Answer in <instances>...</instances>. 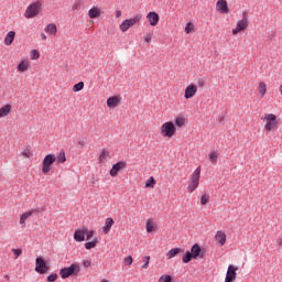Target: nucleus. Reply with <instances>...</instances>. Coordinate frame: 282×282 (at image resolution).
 <instances>
[{"label": "nucleus", "instance_id": "nucleus-8", "mask_svg": "<svg viewBox=\"0 0 282 282\" xmlns=\"http://www.w3.org/2000/svg\"><path fill=\"white\" fill-rule=\"evenodd\" d=\"M50 270V267L42 257L35 259V272L39 274H45Z\"/></svg>", "mask_w": 282, "mask_h": 282}, {"label": "nucleus", "instance_id": "nucleus-21", "mask_svg": "<svg viewBox=\"0 0 282 282\" xmlns=\"http://www.w3.org/2000/svg\"><path fill=\"white\" fill-rule=\"evenodd\" d=\"M180 252H184V249H182V248H174V249H171L166 253V257H167V259H173V258L177 257V254H180Z\"/></svg>", "mask_w": 282, "mask_h": 282}, {"label": "nucleus", "instance_id": "nucleus-37", "mask_svg": "<svg viewBox=\"0 0 282 282\" xmlns=\"http://www.w3.org/2000/svg\"><path fill=\"white\" fill-rule=\"evenodd\" d=\"M129 28H131L129 25V22L127 20H124L121 24H120V30L121 32H127V30H129Z\"/></svg>", "mask_w": 282, "mask_h": 282}, {"label": "nucleus", "instance_id": "nucleus-31", "mask_svg": "<svg viewBox=\"0 0 282 282\" xmlns=\"http://www.w3.org/2000/svg\"><path fill=\"white\" fill-rule=\"evenodd\" d=\"M96 246H98L97 239L85 243L86 250H91V248H96Z\"/></svg>", "mask_w": 282, "mask_h": 282}, {"label": "nucleus", "instance_id": "nucleus-19", "mask_svg": "<svg viewBox=\"0 0 282 282\" xmlns=\"http://www.w3.org/2000/svg\"><path fill=\"white\" fill-rule=\"evenodd\" d=\"M215 239H216V241H218V243L220 246H225L226 245V234L224 231L218 230L216 232Z\"/></svg>", "mask_w": 282, "mask_h": 282}, {"label": "nucleus", "instance_id": "nucleus-47", "mask_svg": "<svg viewBox=\"0 0 282 282\" xmlns=\"http://www.w3.org/2000/svg\"><path fill=\"white\" fill-rule=\"evenodd\" d=\"M78 8H80V0H75L73 4V10H78Z\"/></svg>", "mask_w": 282, "mask_h": 282}, {"label": "nucleus", "instance_id": "nucleus-32", "mask_svg": "<svg viewBox=\"0 0 282 282\" xmlns=\"http://www.w3.org/2000/svg\"><path fill=\"white\" fill-rule=\"evenodd\" d=\"M155 186V178L151 176L147 182H145V188H154Z\"/></svg>", "mask_w": 282, "mask_h": 282}, {"label": "nucleus", "instance_id": "nucleus-35", "mask_svg": "<svg viewBox=\"0 0 282 282\" xmlns=\"http://www.w3.org/2000/svg\"><path fill=\"white\" fill-rule=\"evenodd\" d=\"M41 58V53H39L36 50L31 51V59L32 61H39Z\"/></svg>", "mask_w": 282, "mask_h": 282}, {"label": "nucleus", "instance_id": "nucleus-45", "mask_svg": "<svg viewBox=\"0 0 282 282\" xmlns=\"http://www.w3.org/2000/svg\"><path fill=\"white\" fill-rule=\"evenodd\" d=\"M32 213H33V212H26V213L22 214V215L20 216V218H21V219H24V221H25V220L30 219V216L32 215Z\"/></svg>", "mask_w": 282, "mask_h": 282}, {"label": "nucleus", "instance_id": "nucleus-39", "mask_svg": "<svg viewBox=\"0 0 282 282\" xmlns=\"http://www.w3.org/2000/svg\"><path fill=\"white\" fill-rule=\"evenodd\" d=\"M217 158H218L217 152L209 153V160H210L212 164H217Z\"/></svg>", "mask_w": 282, "mask_h": 282}, {"label": "nucleus", "instance_id": "nucleus-9", "mask_svg": "<svg viewBox=\"0 0 282 282\" xmlns=\"http://www.w3.org/2000/svg\"><path fill=\"white\" fill-rule=\"evenodd\" d=\"M123 169H127V162L124 161L117 162L116 164L112 165L110 170V176L111 177L118 176V173H120V171H122Z\"/></svg>", "mask_w": 282, "mask_h": 282}, {"label": "nucleus", "instance_id": "nucleus-3", "mask_svg": "<svg viewBox=\"0 0 282 282\" xmlns=\"http://www.w3.org/2000/svg\"><path fill=\"white\" fill-rule=\"evenodd\" d=\"M56 162V155L55 154H47L43 162H42V173L44 175H47L52 171V164Z\"/></svg>", "mask_w": 282, "mask_h": 282}, {"label": "nucleus", "instance_id": "nucleus-28", "mask_svg": "<svg viewBox=\"0 0 282 282\" xmlns=\"http://www.w3.org/2000/svg\"><path fill=\"white\" fill-rule=\"evenodd\" d=\"M145 230L147 232H153L155 230V225L151 219H148Z\"/></svg>", "mask_w": 282, "mask_h": 282}, {"label": "nucleus", "instance_id": "nucleus-48", "mask_svg": "<svg viewBox=\"0 0 282 282\" xmlns=\"http://www.w3.org/2000/svg\"><path fill=\"white\" fill-rule=\"evenodd\" d=\"M83 265H84V268H91V261L90 260H85L83 262Z\"/></svg>", "mask_w": 282, "mask_h": 282}, {"label": "nucleus", "instance_id": "nucleus-38", "mask_svg": "<svg viewBox=\"0 0 282 282\" xmlns=\"http://www.w3.org/2000/svg\"><path fill=\"white\" fill-rule=\"evenodd\" d=\"M195 30V25L191 22H188L185 26V32L186 34H191V32H193Z\"/></svg>", "mask_w": 282, "mask_h": 282}, {"label": "nucleus", "instance_id": "nucleus-23", "mask_svg": "<svg viewBox=\"0 0 282 282\" xmlns=\"http://www.w3.org/2000/svg\"><path fill=\"white\" fill-rule=\"evenodd\" d=\"M142 19V15L137 14L131 19H127L126 21L128 22V25L130 28H133V25H135L137 23H139V21Z\"/></svg>", "mask_w": 282, "mask_h": 282}, {"label": "nucleus", "instance_id": "nucleus-18", "mask_svg": "<svg viewBox=\"0 0 282 282\" xmlns=\"http://www.w3.org/2000/svg\"><path fill=\"white\" fill-rule=\"evenodd\" d=\"M113 224H115L113 218H106L105 226L102 227V232L105 235H109Z\"/></svg>", "mask_w": 282, "mask_h": 282}, {"label": "nucleus", "instance_id": "nucleus-5", "mask_svg": "<svg viewBox=\"0 0 282 282\" xmlns=\"http://www.w3.org/2000/svg\"><path fill=\"white\" fill-rule=\"evenodd\" d=\"M202 173V167H197L191 176V182L188 184L187 191L193 193L197 186H199V175Z\"/></svg>", "mask_w": 282, "mask_h": 282}, {"label": "nucleus", "instance_id": "nucleus-2", "mask_svg": "<svg viewBox=\"0 0 282 282\" xmlns=\"http://www.w3.org/2000/svg\"><path fill=\"white\" fill-rule=\"evenodd\" d=\"M248 30V12H242V19L236 24V29H232L234 36H237L239 32H246Z\"/></svg>", "mask_w": 282, "mask_h": 282}, {"label": "nucleus", "instance_id": "nucleus-34", "mask_svg": "<svg viewBox=\"0 0 282 282\" xmlns=\"http://www.w3.org/2000/svg\"><path fill=\"white\" fill-rule=\"evenodd\" d=\"M159 282H173V276L170 274H163L160 279Z\"/></svg>", "mask_w": 282, "mask_h": 282}, {"label": "nucleus", "instance_id": "nucleus-24", "mask_svg": "<svg viewBox=\"0 0 282 282\" xmlns=\"http://www.w3.org/2000/svg\"><path fill=\"white\" fill-rule=\"evenodd\" d=\"M258 91L261 94V98L265 96V91H268V85H265V82L259 83Z\"/></svg>", "mask_w": 282, "mask_h": 282}, {"label": "nucleus", "instance_id": "nucleus-56", "mask_svg": "<svg viewBox=\"0 0 282 282\" xmlns=\"http://www.w3.org/2000/svg\"><path fill=\"white\" fill-rule=\"evenodd\" d=\"M224 120V117H221L220 119H219V122H221Z\"/></svg>", "mask_w": 282, "mask_h": 282}, {"label": "nucleus", "instance_id": "nucleus-54", "mask_svg": "<svg viewBox=\"0 0 282 282\" xmlns=\"http://www.w3.org/2000/svg\"><path fill=\"white\" fill-rule=\"evenodd\" d=\"M276 246H280V247L282 246V238L278 239Z\"/></svg>", "mask_w": 282, "mask_h": 282}, {"label": "nucleus", "instance_id": "nucleus-29", "mask_svg": "<svg viewBox=\"0 0 282 282\" xmlns=\"http://www.w3.org/2000/svg\"><path fill=\"white\" fill-rule=\"evenodd\" d=\"M85 89V83L79 82L73 86V91H83Z\"/></svg>", "mask_w": 282, "mask_h": 282}, {"label": "nucleus", "instance_id": "nucleus-7", "mask_svg": "<svg viewBox=\"0 0 282 282\" xmlns=\"http://www.w3.org/2000/svg\"><path fill=\"white\" fill-rule=\"evenodd\" d=\"M39 12H41V2L40 1L33 2L26 8L24 17L25 19H34V17H36Z\"/></svg>", "mask_w": 282, "mask_h": 282}, {"label": "nucleus", "instance_id": "nucleus-57", "mask_svg": "<svg viewBox=\"0 0 282 282\" xmlns=\"http://www.w3.org/2000/svg\"><path fill=\"white\" fill-rule=\"evenodd\" d=\"M101 282H109V281H107V280H102Z\"/></svg>", "mask_w": 282, "mask_h": 282}, {"label": "nucleus", "instance_id": "nucleus-36", "mask_svg": "<svg viewBox=\"0 0 282 282\" xmlns=\"http://www.w3.org/2000/svg\"><path fill=\"white\" fill-rule=\"evenodd\" d=\"M208 199H210V196L208 194H203L200 197L202 206H206V204H208Z\"/></svg>", "mask_w": 282, "mask_h": 282}, {"label": "nucleus", "instance_id": "nucleus-27", "mask_svg": "<svg viewBox=\"0 0 282 282\" xmlns=\"http://www.w3.org/2000/svg\"><path fill=\"white\" fill-rule=\"evenodd\" d=\"M182 261L183 263H191V261H193L191 251H186L185 254H183Z\"/></svg>", "mask_w": 282, "mask_h": 282}, {"label": "nucleus", "instance_id": "nucleus-41", "mask_svg": "<svg viewBox=\"0 0 282 282\" xmlns=\"http://www.w3.org/2000/svg\"><path fill=\"white\" fill-rule=\"evenodd\" d=\"M11 251L15 256V259H19V257H21V254H23V250L22 249H11Z\"/></svg>", "mask_w": 282, "mask_h": 282}, {"label": "nucleus", "instance_id": "nucleus-4", "mask_svg": "<svg viewBox=\"0 0 282 282\" xmlns=\"http://www.w3.org/2000/svg\"><path fill=\"white\" fill-rule=\"evenodd\" d=\"M261 120H265L267 123L264 124L265 131H272V129H275L276 124H279V120H276V115L269 113L264 117H261Z\"/></svg>", "mask_w": 282, "mask_h": 282}, {"label": "nucleus", "instance_id": "nucleus-44", "mask_svg": "<svg viewBox=\"0 0 282 282\" xmlns=\"http://www.w3.org/2000/svg\"><path fill=\"white\" fill-rule=\"evenodd\" d=\"M85 235H86V239L89 240V239H91V237H94V230H89V229L86 227Z\"/></svg>", "mask_w": 282, "mask_h": 282}, {"label": "nucleus", "instance_id": "nucleus-6", "mask_svg": "<svg viewBox=\"0 0 282 282\" xmlns=\"http://www.w3.org/2000/svg\"><path fill=\"white\" fill-rule=\"evenodd\" d=\"M161 134L163 138H173L175 135V124L167 121L161 126Z\"/></svg>", "mask_w": 282, "mask_h": 282}, {"label": "nucleus", "instance_id": "nucleus-14", "mask_svg": "<svg viewBox=\"0 0 282 282\" xmlns=\"http://www.w3.org/2000/svg\"><path fill=\"white\" fill-rule=\"evenodd\" d=\"M147 19L148 21H150V25H152L153 28H155V25L160 23V15L154 11L149 12Z\"/></svg>", "mask_w": 282, "mask_h": 282}, {"label": "nucleus", "instance_id": "nucleus-25", "mask_svg": "<svg viewBox=\"0 0 282 282\" xmlns=\"http://www.w3.org/2000/svg\"><path fill=\"white\" fill-rule=\"evenodd\" d=\"M55 158L59 164H65V162H67V158L65 156V150H61L58 155Z\"/></svg>", "mask_w": 282, "mask_h": 282}, {"label": "nucleus", "instance_id": "nucleus-40", "mask_svg": "<svg viewBox=\"0 0 282 282\" xmlns=\"http://www.w3.org/2000/svg\"><path fill=\"white\" fill-rule=\"evenodd\" d=\"M144 264L142 265L143 270H147V268H149V261H151V257L150 256H145L143 258Z\"/></svg>", "mask_w": 282, "mask_h": 282}, {"label": "nucleus", "instance_id": "nucleus-1", "mask_svg": "<svg viewBox=\"0 0 282 282\" xmlns=\"http://www.w3.org/2000/svg\"><path fill=\"white\" fill-rule=\"evenodd\" d=\"M80 273V264L72 263L69 267L62 268L59 270V275L62 279H69V276H78Z\"/></svg>", "mask_w": 282, "mask_h": 282}, {"label": "nucleus", "instance_id": "nucleus-10", "mask_svg": "<svg viewBox=\"0 0 282 282\" xmlns=\"http://www.w3.org/2000/svg\"><path fill=\"white\" fill-rule=\"evenodd\" d=\"M216 11L220 14H228V12H230V9L228 8V1L218 0L216 2Z\"/></svg>", "mask_w": 282, "mask_h": 282}, {"label": "nucleus", "instance_id": "nucleus-50", "mask_svg": "<svg viewBox=\"0 0 282 282\" xmlns=\"http://www.w3.org/2000/svg\"><path fill=\"white\" fill-rule=\"evenodd\" d=\"M197 85H198V87H204V85H205L204 78H199L197 80Z\"/></svg>", "mask_w": 282, "mask_h": 282}, {"label": "nucleus", "instance_id": "nucleus-33", "mask_svg": "<svg viewBox=\"0 0 282 282\" xmlns=\"http://www.w3.org/2000/svg\"><path fill=\"white\" fill-rule=\"evenodd\" d=\"M175 126L176 127H184L185 122H186V119H184V117H178L175 119Z\"/></svg>", "mask_w": 282, "mask_h": 282}, {"label": "nucleus", "instance_id": "nucleus-11", "mask_svg": "<svg viewBox=\"0 0 282 282\" xmlns=\"http://www.w3.org/2000/svg\"><path fill=\"white\" fill-rule=\"evenodd\" d=\"M189 254H192L193 259H204V251H202V247H199L197 243L193 245L189 251Z\"/></svg>", "mask_w": 282, "mask_h": 282}, {"label": "nucleus", "instance_id": "nucleus-55", "mask_svg": "<svg viewBox=\"0 0 282 282\" xmlns=\"http://www.w3.org/2000/svg\"><path fill=\"white\" fill-rule=\"evenodd\" d=\"M4 279H7V281H10V275H9V274H6V275H4Z\"/></svg>", "mask_w": 282, "mask_h": 282}, {"label": "nucleus", "instance_id": "nucleus-43", "mask_svg": "<svg viewBox=\"0 0 282 282\" xmlns=\"http://www.w3.org/2000/svg\"><path fill=\"white\" fill-rule=\"evenodd\" d=\"M58 279V274L57 273H52L47 276V281L48 282H54Z\"/></svg>", "mask_w": 282, "mask_h": 282}, {"label": "nucleus", "instance_id": "nucleus-42", "mask_svg": "<svg viewBox=\"0 0 282 282\" xmlns=\"http://www.w3.org/2000/svg\"><path fill=\"white\" fill-rule=\"evenodd\" d=\"M124 265H131L133 263V258L131 256H128L123 260Z\"/></svg>", "mask_w": 282, "mask_h": 282}, {"label": "nucleus", "instance_id": "nucleus-17", "mask_svg": "<svg viewBox=\"0 0 282 282\" xmlns=\"http://www.w3.org/2000/svg\"><path fill=\"white\" fill-rule=\"evenodd\" d=\"M12 113V105L7 104L4 107L0 108V118H6Z\"/></svg>", "mask_w": 282, "mask_h": 282}, {"label": "nucleus", "instance_id": "nucleus-13", "mask_svg": "<svg viewBox=\"0 0 282 282\" xmlns=\"http://www.w3.org/2000/svg\"><path fill=\"white\" fill-rule=\"evenodd\" d=\"M85 232H87V227L84 226L80 229H76L74 232L75 241L82 242L85 240Z\"/></svg>", "mask_w": 282, "mask_h": 282}, {"label": "nucleus", "instance_id": "nucleus-53", "mask_svg": "<svg viewBox=\"0 0 282 282\" xmlns=\"http://www.w3.org/2000/svg\"><path fill=\"white\" fill-rule=\"evenodd\" d=\"M41 36H42L43 41H47V35H45L44 33H41Z\"/></svg>", "mask_w": 282, "mask_h": 282}, {"label": "nucleus", "instance_id": "nucleus-30", "mask_svg": "<svg viewBox=\"0 0 282 282\" xmlns=\"http://www.w3.org/2000/svg\"><path fill=\"white\" fill-rule=\"evenodd\" d=\"M107 158H109V152L104 148L99 155V162H104Z\"/></svg>", "mask_w": 282, "mask_h": 282}, {"label": "nucleus", "instance_id": "nucleus-51", "mask_svg": "<svg viewBox=\"0 0 282 282\" xmlns=\"http://www.w3.org/2000/svg\"><path fill=\"white\" fill-rule=\"evenodd\" d=\"M120 17H122V11L121 10H117L116 11V19H120Z\"/></svg>", "mask_w": 282, "mask_h": 282}, {"label": "nucleus", "instance_id": "nucleus-52", "mask_svg": "<svg viewBox=\"0 0 282 282\" xmlns=\"http://www.w3.org/2000/svg\"><path fill=\"white\" fill-rule=\"evenodd\" d=\"M20 224H21L22 228H25V220L21 217H20Z\"/></svg>", "mask_w": 282, "mask_h": 282}, {"label": "nucleus", "instance_id": "nucleus-49", "mask_svg": "<svg viewBox=\"0 0 282 282\" xmlns=\"http://www.w3.org/2000/svg\"><path fill=\"white\" fill-rule=\"evenodd\" d=\"M144 41H145V43H151V33H148V34L144 36Z\"/></svg>", "mask_w": 282, "mask_h": 282}, {"label": "nucleus", "instance_id": "nucleus-46", "mask_svg": "<svg viewBox=\"0 0 282 282\" xmlns=\"http://www.w3.org/2000/svg\"><path fill=\"white\" fill-rule=\"evenodd\" d=\"M22 155H24V158H32V152L30 149H25L23 152H22Z\"/></svg>", "mask_w": 282, "mask_h": 282}, {"label": "nucleus", "instance_id": "nucleus-15", "mask_svg": "<svg viewBox=\"0 0 282 282\" xmlns=\"http://www.w3.org/2000/svg\"><path fill=\"white\" fill-rule=\"evenodd\" d=\"M119 104L120 97L118 96H112L107 99V107H109V109H116V107H118Z\"/></svg>", "mask_w": 282, "mask_h": 282}, {"label": "nucleus", "instance_id": "nucleus-26", "mask_svg": "<svg viewBox=\"0 0 282 282\" xmlns=\"http://www.w3.org/2000/svg\"><path fill=\"white\" fill-rule=\"evenodd\" d=\"M30 67V63L28 61H22L18 65V72H25Z\"/></svg>", "mask_w": 282, "mask_h": 282}, {"label": "nucleus", "instance_id": "nucleus-22", "mask_svg": "<svg viewBox=\"0 0 282 282\" xmlns=\"http://www.w3.org/2000/svg\"><path fill=\"white\" fill-rule=\"evenodd\" d=\"M89 19H98L100 17V9L94 7L88 11Z\"/></svg>", "mask_w": 282, "mask_h": 282}, {"label": "nucleus", "instance_id": "nucleus-12", "mask_svg": "<svg viewBox=\"0 0 282 282\" xmlns=\"http://www.w3.org/2000/svg\"><path fill=\"white\" fill-rule=\"evenodd\" d=\"M195 94H197V86L195 84H191L185 88L184 98L189 100V98H193Z\"/></svg>", "mask_w": 282, "mask_h": 282}, {"label": "nucleus", "instance_id": "nucleus-16", "mask_svg": "<svg viewBox=\"0 0 282 282\" xmlns=\"http://www.w3.org/2000/svg\"><path fill=\"white\" fill-rule=\"evenodd\" d=\"M44 32H46V34H51V36H56L58 28L56 26V24L50 23L45 26Z\"/></svg>", "mask_w": 282, "mask_h": 282}, {"label": "nucleus", "instance_id": "nucleus-20", "mask_svg": "<svg viewBox=\"0 0 282 282\" xmlns=\"http://www.w3.org/2000/svg\"><path fill=\"white\" fill-rule=\"evenodd\" d=\"M14 36H17V32L10 31L4 37V45H12L14 43Z\"/></svg>", "mask_w": 282, "mask_h": 282}]
</instances>
